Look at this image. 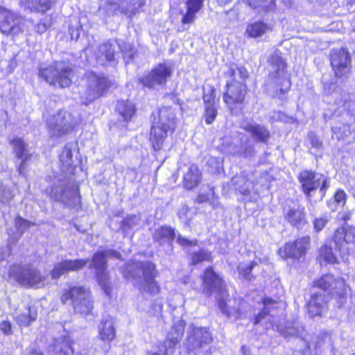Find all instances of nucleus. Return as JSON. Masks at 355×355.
<instances>
[{
	"label": "nucleus",
	"instance_id": "obj_1",
	"mask_svg": "<svg viewBox=\"0 0 355 355\" xmlns=\"http://www.w3.org/2000/svg\"><path fill=\"white\" fill-rule=\"evenodd\" d=\"M122 271L125 279L133 280L137 284L141 293H146L152 296L159 293L160 286L155 280L156 267L152 262L132 261L125 264Z\"/></svg>",
	"mask_w": 355,
	"mask_h": 355
},
{
	"label": "nucleus",
	"instance_id": "obj_2",
	"mask_svg": "<svg viewBox=\"0 0 355 355\" xmlns=\"http://www.w3.org/2000/svg\"><path fill=\"white\" fill-rule=\"evenodd\" d=\"M268 62L272 70L269 75L270 82L267 89L271 92L274 98L284 101L291 87V82L286 72V63L277 51L272 53Z\"/></svg>",
	"mask_w": 355,
	"mask_h": 355
},
{
	"label": "nucleus",
	"instance_id": "obj_3",
	"mask_svg": "<svg viewBox=\"0 0 355 355\" xmlns=\"http://www.w3.org/2000/svg\"><path fill=\"white\" fill-rule=\"evenodd\" d=\"M175 128V116L170 107L162 108L155 118L150 128L149 141L153 151L159 153L163 148L168 134L173 133Z\"/></svg>",
	"mask_w": 355,
	"mask_h": 355
},
{
	"label": "nucleus",
	"instance_id": "obj_4",
	"mask_svg": "<svg viewBox=\"0 0 355 355\" xmlns=\"http://www.w3.org/2000/svg\"><path fill=\"white\" fill-rule=\"evenodd\" d=\"M62 303L70 304L76 313L87 315L93 309V300L90 292L83 286H70L63 290L60 296Z\"/></svg>",
	"mask_w": 355,
	"mask_h": 355
},
{
	"label": "nucleus",
	"instance_id": "obj_5",
	"mask_svg": "<svg viewBox=\"0 0 355 355\" xmlns=\"http://www.w3.org/2000/svg\"><path fill=\"white\" fill-rule=\"evenodd\" d=\"M39 75L49 85L65 88L71 84L74 72L71 67L63 62H57L53 65L41 68Z\"/></svg>",
	"mask_w": 355,
	"mask_h": 355
},
{
	"label": "nucleus",
	"instance_id": "obj_6",
	"mask_svg": "<svg viewBox=\"0 0 355 355\" xmlns=\"http://www.w3.org/2000/svg\"><path fill=\"white\" fill-rule=\"evenodd\" d=\"M212 337L205 327H191L188 331L187 347L193 355H210Z\"/></svg>",
	"mask_w": 355,
	"mask_h": 355
},
{
	"label": "nucleus",
	"instance_id": "obj_7",
	"mask_svg": "<svg viewBox=\"0 0 355 355\" xmlns=\"http://www.w3.org/2000/svg\"><path fill=\"white\" fill-rule=\"evenodd\" d=\"M110 257L119 259L121 254L114 250L97 252L93 255L90 265V268L96 269L98 282L107 295H110L112 291L110 279L106 272L107 259Z\"/></svg>",
	"mask_w": 355,
	"mask_h": 355
},
{
	"label": "nucleus",
	"instance_id": "obj_8",
	"mask_svg": "<svg viewBox=\"0 0 355 355\" xmlns=\"http://www.w3.org/2000/svg\"><path fill=\"white\" fill-rule=\"evenodd\" d=\"M9 276L23 286L39 288L44 284L45 277L40 272L29 266L13 265L9 270Z\"/></svg>",
	"mask_w": 355,
	"mask_h": 355
},
{
	"label": "nucleus",
	"instance_id": "obj_9",
	"mask_svg": "<svg viewBox=\"0 0 355 355\" xmlns=\"http://www.w3.org/2000/svg\"><path fill=\"white\" fill-rule=\"evenodd\" d=\"M110 85L111 81L107 77L88 71L85 74V89L82 96L86 101L84 103H91L104 95Z\"/></svg>",
	"mask_w": 355,
	"mask_h": 355
},
{
	"label": "nucleus",
	"instance_id": "obj_10",
	"mask_svg": "<svg viewBox=\"0 0 355 355\" xmlns=\"http://www.w3.org/2000/svg\"><path fill=\"white\" fill-rule=\"evenodd\" d=\"M50 137L58 139L71 132L78 124L73 115L66 111H60L46 121Z\"/></svg>",
	"mask_w": 355,
	"mask_h": 355
},
{
	"label": "nucleus",
	"instance_id": "obj_11",
	"mask_svg": "<svg viewBox=\"0 0 355 355\" xmlns=\"http://www.w3.org/2000/svg\"><path fill=\"white\" fill-rule=\"evenodd\" d=\"M302 189L309 200H311V192L320 188L322 197H324L326 190L330 185L329 178L321 173L311 171L304 170L298 175Z\"/></svg>",
	"mask_w": 355,
	"mask_h": 355
},
{
	"label": "nucleus",
	"instance_id": "obj_12",
	"mask_svg": "<svg viewBox=\"0 0 355 355\" xmlns=\"http://www.w3.org/2000/svg\"><path fill=\"white\" fill-rule=\"evenodd\" d=\"M172 73L173 69L170 64L160 63L150 71L144 73L138 80L144 87L155 89L157 87L165 86Z\"/></svg>",
	"mask_w": 355,
	"mask_h": 355
},
{
	"label": "nucleus",
	"instance_id": "obj_13",
	"mask_svg": "<svg viewBox=\"0 0 355 355\" xmlns=\"http://www.w3.org/2000/svg\"><path fill=\"white\" fill-rule=\"evenodd\" d=\"M51 198L67 206H74L80 202V196L76 189L65 180H58L48 190Z\"/></svg>",
	"mask_w": 355,
	"mask_h": 355
},
{
	"label": "nucleus",
	"instance_id": "obj_14",
	"mask_svg": "<svg viewBox=\"0 0 355 355\" xmlns=\"http://www.w3.org/2000/svg\"><path fill=\"white\" fill-rule=\"evenodd\" d=\"M184 331V322L178 320L174 323L173 328L167 335L163 343L159 344L157 348L153 349L148 355H172L175 346L179 343Z\"/></svg>",
	"mask_w": 355,
	"mask_h": 355
},
{
	"label": "nucleus",
	"instance_id": "obj_15",
	"mask_svg": "<svg viewBox=\"0 0 355 355\" xmlns=\"http://www.w3.org/2000/svg\"><path fill=\"white\" fill-rule=\"evenodd\" d=\"M0 31L4 35H16L24 31V19L17 12L0 8Z\"/></svg>",
	"mask_w": 355,
	"mask_h": 355
},
{
	"label": "nucleus",
	"instance_id": "obj_16",
	"mask_svg": "<svg viewBox=\"0 0 355 355\" xmlns=\"http://www.w3.org/2000/svg\"><path fill=\"white\" fill-rule=\"evenodd\" d=\"M330 62L336 76L342 78L351 71V55L347 49H334L330 53Z\"/></svg>",
	"mask_w": 355,
	"mask_h": 355
},
{
	"label": "nucleus",
	"instance_id": "obj_17",
	"mask_svg": "<svg viewBox=\"0 0 355 355\" xmlns=\"http://www.w3.org/2000/svg\"><path fill=\"white\" fill-rule=\"evenodd\" d=\"M202 282L203 293L207 296H211L216 293L218 299L227 295L224 281L211 267L207 268L204 272Z\"/></svg>",
	"mask_w": 355,
	"mask_h": 355
},
{
	"label": "nucleus",
	"instance_id": "obj_18",
	"mask_svg": "<svg viewBox=\"0 0 355 355\" xmlns=\"http://www.w3.org/2000/svg\"><path fill=\"white\" fill-rule=\"evenodd\" d=\"M247 93L245 83L227 81L226 90L223 93V101L230 109L235 104L242 103Z\"/></svg>",
	"mask_w": 355,
	"mask_h": 355
},
{
	"label": "nucleus",
	"instance_id": "obj_19",
	"mask_svg": "<svg viewBox=\"0 0 355 355\" xmlns=\"http://www.w3.org/2000/svg\"><path fill=\"white\" fill-rule=\"evenodd\" d=\"M310 241L309 236L298 238L294 242L288 243L279 248V254L284 259H299L306 254L310 245Z\"/></svg>",
	"mask_w": 355,
	"mask_h": 355
},
{
	"label": "nucleus",
	"instance_id": "obj_20",
	"mask_svg": "<svg viewBox=\"0 0 355 355\" xmlns=\"http://www.w3.org/2000/svg\"><path fill=\"white\" fill-rule=\"evenodd\" d=\"M283 214L284 219L293 227L300 229L306 223L305 208L298 202L286 205Z\"/></svg>",
	"mask_w": 355,
	"mask_h": 355
},
{
	"label": "nucleus",
	"instance_id": "obj_21",
	"mask_svg": "<svg viewBox=\"0 0 355 355\" xmlns=\"http://www.w3.org/2000/svg\"><path fill=\"white\" fill-rule=\"evenodd\" d=\"M334 242L344 259L349 253L347 245L355 244V228L351 226L338 228L334 235Z\"/></svg>",
	"mask_w": 355,
	"mask_h": 355
},
{
	"label": "nucleus",
	"instance_id": "obj_22",
	"mask_svg": "<svg viewBox=\"0 0 355 355\" xmlns=\"http://www.w3.org/2000/svg\"><path fill=\"white\" fill-rule=\"evenodd\" d=\"M315 286L321 288L324 292L329 291V294L342 295L345 291V283L340 278H335L331 274L322 275L315 282Z\"/></svg>",
	"mask_w": 355,
	"mask_h": 355
},
{
	"label": "nucleus",
	"instance_id": "obj_23",
	"mask_svg": "<svg viewBox=\"0 0 355 355\" xmlns=\"http://www.w3.org/2000/svg\"><path fill=\"white\" fill-rule=\"evenodd\" d=\"M141 6V3H139L137 7L135 6V4L132 5V3H130V6H125L123 1L119 3L118 2L109 0L106 5L99 8V12L101 14H105L107 17H110L114 15L119 12L121 13L129 15L130 17H132V15L137 13L138 8Z\"/></svg>",
	"mask_w": 355,
	"mask_h": 355
},
{
	"label": "nucleus",
	"instance_id": "obj_24",
	"mask_svg": "<svg viewBox=\"0 0 355 355\" xmlns=\"http://www.w3.org/2000/svg\"><path fill=\"white\" fill-rule=\"evenodd\" d=\"M87 262L88 259H74L56 263L51 270V277L53 279H58L68 272L80 270L86 266Z\"/></svg>",
	"mask_w": 355,
	"mask_h": 355
},
{
	"label": "nucleus",
	"instance_id": "obj_25",
	"mask_svg": "<svg viewBox=\"0 0 355 355\" xmlns=\"http://www.w3.org/2000/svg\"><path fill=\"white\" fill-rule=\"evenodd\" d=\"M328 296L321 291L311 295L306 306L308 313L311 318L321 316L327 311Z\"/></svg>",
	"mask_w": 355,
	"mask_h": 355
},
{
	"label": "nucleus",
	"instance_id": "obj_26",
	"mask_svg": "<svg viewBox=\"0 0 355 355\" xmlns=\"http://www.w3.org/2000/svg\"><path fill=\"white\" fill-rule=\"evenodd\" d=\"M10 143L13 147L17 157L21 159L17 169L19 174L22 175L26 168V162L31 157L27 149V144L21 138H15Z\"/></svg>",
	"mask_w": 355,
	"mask_h": 355
},
{
	"label": "nucleus",
	"instance_id": "obj_27",
	"mask_svg": "<svg viewBox=\"0 0 355 355\" xmlns=\"http://www.w3.org/2000/svg\"><path fill=\"white\" fill-rule=\"evenodd\" d=\"M98 337L105 343H110L114 340L116 335L114 322L110 315L105 316L100 322L98 327Z\"/></svg>",
	"mask_w": 355,
	"mask_h": 355
},
{
	"label": "nucleus",
	"instance_id": "obj_28",
	"mask_svg": "<svg viewBox=\"0 0 355 355\" xmlns=\"http://www.w3.org/2000/svg\"><path fill=\"white\" fill-rule=\"evenodd\" d=\"M243 129L249 132L252 139L258 143H267L270 137L268 128L257 123H246L243 125Z\"/></svg>",
	"mask_w": 355,
	"mask_h": 355
},
{
	"label": "nucleus",
	"instance_id": "obj_29",
	"mask_svg": "<svg viewBox=\"0 0 355 355\" xmlns=\"http://www.w3.org/2000/svg\"><path fill=\"white\" fill-rule=\"evenodd\" d=\"M249 6L254 10H257V12L268 19L270 14H272L275 10V3L273 0L267 1L266 0H244Z\"/></svg>",
	"mask_w": 355,
	"mask_h": 355
},
{
	"label": "nucleus",
	"instance_id": "obj_30",
	"mask_svg": "<svg viewBox=\"0 0 355 355\" xmlns=\"http://www.w3.org/2000/svg\"><path fill=\"white\" fill-rule=\"evenodd\" d=\"M227 81L243 82L245 83L246 78L248 77V72L245 67L232 63L227 67V70L224 72Z\"/></svg>",
	"mask_w": 355,
	"mask_h": 355
},
{
	"label": "nucleus",
	"instance_id": "obj_31",
	"mask_svg": "<svg viewBox=\"0 0 355 355\" xmlns=\"http://www.w3.org/2000/svg\"><path fill=\"white\" fill-rule=\"evenodd\" d=\"M116 46L110 42H106L101 44L98 49L96 53L98 62L102 64L104 61L113 62L114 61L115 53L116 52Z\"/></svg>",
	"mask_w": 355,
	"mask_h": 355
},
{
	"label": "nucleus",
	"instance_id": "obj_32",
	"mask_svg": "<svg viewBox=\"0 0 355 355\" xmlns=\"http://www.w3.org/2000/svg\"><path fill=\"white\" fill-rule=\"evenodd\" d=\"M33 225V223L31 221L24 219L20 216H17L15 219V226L17 230V234L11 235L9 233L8 245L10 247L11 245H15L21 237L24 232Z\"/></svg>",
	"mask_w": 355,
	"mask_h": 355
},
{
	"label": "nucleus",
	"instance_id": "obj_33",
	"mask_svg": "<svg viewBox=\"0 0 355 355\" xmlns=\"http://www.w3.org/2000/svg\"><path fill=\"white\" fill-rule=\"evenodd\" d=\"M20 5L26 10L31 12H45L52 4V0H19Z\"/></svg>",
	"mask_w": 355,
	"mask_h": 355
},
{
	"label": "nucleus",
	"instance_id": "obj_34",
	"mask_svg": "<svg viewBox=\"0 0 355 355\" xmlns=\"http://www.w3.org/2000/svg\"><path fill=\"white\" fill-rule=\"evenodd\" d=\"M205 0H186L187 12L184 15L182 24H191L195 18L196 14L203 6Z\"/></svg>",
	"mask_w": 355,
	"mask_h": 355
},
{
	"label": "nucleus",
	"instance_id": "obj_35",
	"mask_svg": "<svg viewBox=\"0 0 355 355\" xmlns=\"http://www.w3.org/2000/svg\"><path fill=\"white\" fill-rule=\"evenodd\" d=\"M281 335L286 338L294 336L302 338L304 336V327L297 321L287 322L284 327H278Z\"/></svg>",
	"mask_w": 355,
	"mask_h": 355
},
{
	"label": "nucleus",
	"instance_id": "obj_36",
	"mask_svg": "<svg viewBox=\"0 0 355 355\" xmlns=\"http://www.w3.org/2000/svg\"><path fill=\"white\" fill-rule=\"evenodd\" d=\"M175 237V230L169 226H162L157 229L153 234L154 240L160 244L171 243Z\"/></svg>",
	"mask_w": 355,
	"mask_h": 355
},
{
	"label": "nucleus",
	"instance_id": "obj_37",
	"mask_svg": "<svg viewBox=\"0 0 355 355\" xmlns=\"http://www.w3.org/2000/svg\"><path fill=\"white\" fill-rule=\"evenodd\" d=\"M37 318V311L35 306L28 305L27 308L16 316V321L20 326L27 327Z\"/></svg>",
	"mask_w": 355,
	"mask_h": 355
},
{
	"label": "nucleus",
	"instance_id": "obj_38",
	"mask_svg": "<svg viewBox=\"0 0 355 355\" xmlns=\"http://www.w3.org/2000/svg\"><path fill=\"white\" fill-rule=\"evenodd\" d=\"M270 29L271 28L268 24L263 21H257L248 25L246 33L250 37L257 38L262 36Z\"/></svg>",
	"mask_w": 355,
	"mask_h": 355
},
{
	"label": "nucleus",
	"instance_id": "obj_39",
	"mask_svg": "<svg viewBox=\"0 0 355 355\" xmlns=\"http://www.w3.org/2000/svg\"><path fill=\"white\" fill-rule=\"evenodd\" d=\"M200 172L196 165H191L184 176V187L187 189L194 188L200 180Z\"/></svg>",
	"mask_w": 355,
	"mask_h": 355
},
{
	"label": "nucleus",
	"instance_id": "obj_40",
	"mask_svg": "<svg viewBox=\"0 0 355 355\" xmlns=\"http://www.w3.org/2000/svg\"><path fill=\"white\" fill-rule=\"evenodd\" d=\"M116 110L125 121L130 120L136 112L134 103L130 101H119Z\"/></svg>",
	"mask_w": 355,
	"mask_h": 355
},
{
	"label": "nucleus",
	"instance_id": "obj_41",
	"mask_svg": "<svg viewBox=\"0 0 355 355\" xmlns=\"http://www.w3.org/2000/svg\"><path fill=\"white\" fill-rule=\"evenodd\" d=\"M225 297H221L218 299V308L220 311L225 314L227 318L234 321L241 318V313L237 306H231L227 304L225 301Z\"/></svg>",
	"mask_w": 355,
	"mask_h": 355
},
{
	"label": "nucleus",
	"instance_id": "obj_42",
	"mask_svg": "<svg viewBox=\"0 0 355 355\" xmlns=\"http://www.w3.org/2000/svg\"><path fill=\"white\" fill-rule=\"evenodd\" d=\"M76 144L73 143L67 144L60 155V161L62 165V170L68 169L73 163V150L75 149Z\"/></svg>",
	"mask_w": 355,
	"mask_h": 355
},
{
	"label": "nucleus",
	"instance_id": "obj_43",
	"mask_svg": "<svg viewBox=\"0 0 355 355\" xmlns=\"http://www.w3.org/2000/svg\"><path fill=\"white\" fill-rule=\"evenodd\" d=\"M235 189L239 191L243 195H247L253 187L252 182H250L245 176L236 175L232 179Z\"/></svg>",
	"mask_w": 355,
	"mask_h": 355
},
{
	"label": "nucleus",
	"instance_id": "obj_44",
	"mask_svg": "<svg viewBox=\"0 0 355 355\" xmlns=\"http://www.w3.org/2000/svg\"><path fill=\"white\" fill-rule=\"evenodd\" d=\"M318 259H320L321 264H322L323 262L324 264H334L337 263V258L333 252L331 247L327 244L323 245L320 248Z\"/></svg>",
	"mask_w": 355,
	"mask_h": 355
},
{
	"label": "nucleus",
	"instance_id": "obj_45",
	"mask_svg": "<svg viewBox=\"0 0 355 355\" xmlns=\"http://www.w3.org/2000/svg\"><path fill=\"white\" fill-rule=\"evenodd\" d=\"M263 304L264 308L262 311L257 315L254 320V324H259L261 322V321L266 317H269L270 309L277 307V303L270 298L263 299Z\"/></svg>",
	"mask_w": 355,
	"mask_h": 355
},
{
	"label": "nucleus",
	"instance_id": "obj_46",
	"mask_svg": "<svg viewBox=\"0 0 355 355\" xmlns=\"http://www.w3.org/2000/svg\"><path fill=\"white\" fill-rule=\"evenodd\" d=\"M347 194L342 189H338L334 195V201L327 202V206L331 211L337 209V205L343 206L346 202Z\"/></svg>",
	"mask_w": 355,
	"mask_h": 355
},
{
	"label": "nucleus",
	"instance_id": "obj_47",
	"mask_svg": "<svg viewBox=\"0 0 355 355\" xmlns=\"http://www.w3.org/2000/svg\"><path fill=\"white\" fill-rule=\"evenodd\" d=\"M139 308L142 311H146V313H148L150 315L158 316L161 314V313L162 311V309H163L162 300L159 297H157L151 302L150 305L148 308L146 309L141 306H140Z\"/></svg>",
	"mask_w": 355,
	"mask_h": 355
},
{
	"label": "nucleus",
	"instance_id": "obj_48",
	"mask_svg": "<svg viewBox=\"0 0 355 355\" xmlns=\"http://www.w3.org/2000/svg\"><path fill=\"white\" fill-rule=\"evenodd\" d=\"M257 265V263L254 261L247 263H241L238 266V271L240 275L243 277L245 279L252 280L253 276L252 275V270L254 268L255 266Z\"/></svg>",
	"mask_w": 355,
	"mask_h": 355
},
{
	"label": "nucleus",
	"instance_id": "obj_49",
	"mask_svg": "<svg viewBox=\"0 0 355 355\" xmlns=\"http://www.w3.org/2000/svg\"><path fill=\"white\" fill-rule=\"evenodd\" d=\"M210 258L211 254L208 251L201 250L193 253L191 256V261L193 264H198L204 261H209Z\"/></svg>",
	"mask_w": 355,
	"mask_h": 355
},
{
	"label": "nucleus",
	"instance_id": "obj_50",
	"mask_svg": "<svg viewBox=\"0 0 355 355\" xmlns=\"http://www.w3.org/2000/svg\"><path fill=\"white\" fill-rule=\"evenodd\" d=\"M218 105L205 106V118L207 124H211L218 114Z\"/></svg>",
	"mask_w": 355,
	"mask_h": 355
},
{
	"label": "nucleus",
	"instance_id": "obj_51",
	"mask_svg": "<svg viewBox=\"0 0 355 355\" xmlns=\"http://www.w3.org/2000/svg\"><path fill=\"white\" fill-rule=\"evenodd\" d=\"M14 194L12 191L6 186L0 185V202L3 204H7L13 198Z\"/></svg>",
	"mask_w": 355,
	"mask_h": 355
},
{
	"label": "nucleus",
	"instance_id": "obj_52",
	"mask_svg": "<svg viewBox=\"0 0 355 355\" xmlns=\"http://www.w3.org/2000/svg\"><path fill=\"white\" fill-rule=\"evenodd\" d=\"M329 220V218L326 214L316 218L313 221L314 229L315 231H321L325 227Z\"/></svg>",
	"mask_w": 355,
	"mask_h": 355
},
{
	"label": "nucleus",
	"instance_id": "obj_53",
	"mask_svg": "<svg viewBox=\"0 0 355 355\" xmlns=\"http://www.w3.org/2000/svg\"><path fill=\"white\" fill-rule=\"evenodd\" d=\"M215 89L214 88H210L208 93H205L203 95V101L205 103V106H209V105H218L217 102L215 100Z\"/></svg>",
	"mask_w": 355,
	"mask_h": 355
},
{
	"label": "nucleus",
	"instance_id": "obj_54",
	"mask_svg": "<svg viewBox=\"0 0 355 355\" xmlns=\"http://www.w3.org/2000/svg\"><path fill=\"white\" fill-rule=\"evenodd\" d=\"M138 218L135 216H132L130 217L126 218L125 220H123L121 228L123 230L124 232H126L129 229H130L132 227L136 225L137 224Z\"/></svg>",
	"mask_w": 355,
	"mask_h": 355
},
{
	"label": "nucleus",
	"instance_id": "obj_55",
	"mask_svg": "<svg viewBox=\"0 0 355 355\" xmlns=\"http://www.w3.org/2000/svg\"><path fill=\"white\" fill-rule=\"evenodd\" d=\"M214 195L213 188H209V191L207 193H200L198 194L196 202L198 203H203L210 200L211 197Z\"/></svg>",
	"mask_w": 355,
	"mask_h": 355
},
{
	"label": "nucleus",
	"instance_id": "obj_56",
	"mask_svg": "<svg viewBox=\"0 0 355 355\" xmlns=\"http://www.w3.org/2000/svg\"><path fill=\"white\" fill-rule=\"evenodd\" d=\"M308 139L313 147L315 148H321L322 143L314 132H311L308 134Z\"/></svg>",
	"mask_w": 355,
	"mask_h": 355
},
{
	"label": "nucleus",
	"instance_id": "obj_57",
	"mask_svg": "<svg viewBox=\"0 0 355 355\" xmlns=\"http://www.w3.org/2000/svg\"><path fill=\"white\" fill-rule=\"evenodd\" d=\"M51 26V22L49 19H45L44 20H41L40 23H38L35 27V31L40 33L42 34L44 33L46 29Z\"/></svg>",
	"mask_w": 355,
	"mask_h": 355
},
{
	"label": "nucleus",
	"instance_id": "obj_58",
	"mask_svg": "<svg viewBox=\"0 0 355 355\" xmlns=\"http://www.w3.org/2000/svg\"><path fill=\"white\" fill-rule=\"evenodd\" d=\"M177 242L182 247H189L195 245L197 243L196 240H189L187 238L182 237L181 235H178Z\"/></svg>",
	"mask_w": 355,
	"mask_h": 355
},
{
	"label": "nucleus",
	"instance_id": "obj_59",
	"mask_svg": "<svg viewBox=\"0 0 355 355\" xmlns=\"http://www.w3.org/2000/svg\"><path fill=\"white\" fill-rule=\"evenodd\" d=\"M352 214L353 213L352 211H343L338 213V218L346 224L348 222V220L351 219Z\"/></svg>",
	"mask_w": 355,
	"mask_h": 355
},
{
	"label": "nucleus",
	"instance_id": "obj_60",
	"mask_svg": "<svg viewBox=\"0 0 355 355\" xmlns=\"http://www.w3.org/2000/svg\"><path fill=\"white\" fill-rule=\"evenodd\" d=\"M337 85L334 83H326L324 84V92L326 95H331L335 92Z\"/></svg>",
	"mask_w": 355,
	"mask_h": 355
},
{
	"label": "nucleus",
	"instance_id": "obj_61",
	"mask_svg": "<svg viewBox=\"0 0 355 355\" xmlns=\"http://www.w3.org/2000/svg\"><path fill=\"white\" fill-rule=\"evenodd\" d=\"M305 347L302 350H295L293 355H312L311 349L306 341L304 340Z\"/></svg>",
	"mask_w": 355,
	"mask_h": 355
},
{
	"label": "nucleus",
	"instance_id": "obj_62",
	"mask_svg": "<svg viewBox=\"0 0 355 355\" xmlns=\"http://www.w3.org/2000/svg\"><path fill=\"white\" fill-rule=\"evenodd\" d=\"M0 329L6 335L12 333V325L10 322L3 321L0 323Z\"/></svg>",
	"mask_w": 355,
	"mask_h": 355
},
{
	"label": "nucleus",
	"instance_id": "obj_63",
	"mask_svg": "<svg viewBox=\"0 0 355 355\" xmlns=\"http://www.w3.org/2000/svg\"><path fill=\"white\" fill-rule=\"evenodd\" d=\"M189 211V208L188 206L184 205L181 207V209L178 211V216L180 219L187 220V212Z\"/></svg>",
	"mask_w": 355,
	"mask_h": 355
},
{
	"label": "nucleus",
	"instance_id": "obj_64",
	"mask_svg": "<svg viewBox=\"0 0 355 355\" xmlns=\"http://www.w3.org/2000/svg\"><path fill=\"white\" fill-rule=\"evenodd\" d=\"M285 117L286 116L283 112H274L273 114L271 115L270 119L274 121H277L284 120Z\"/></svg>",
	"mask_w": 355,
	"mask_h": 355
}]
</instances>
